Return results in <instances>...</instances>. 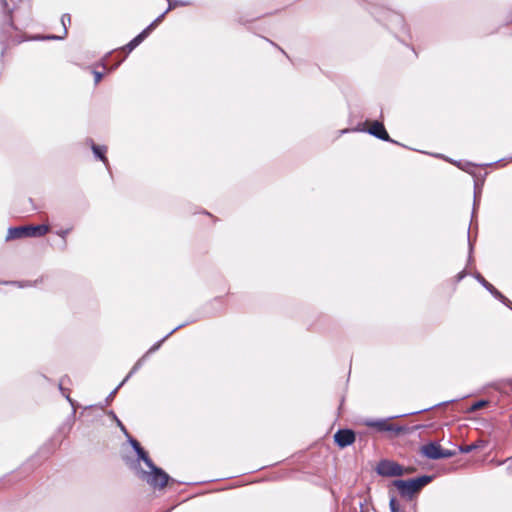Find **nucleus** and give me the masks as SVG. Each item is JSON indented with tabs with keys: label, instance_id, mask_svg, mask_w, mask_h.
I'll list each match as a JSON object with an SVG mask.
<instances>
[{
	"label": "nucleus",
	"instance_id": "4",
	"mask_svg": "<svg viewBox=\"0 0 512 512\" xmlns=\"http://www.w3.org/2000/svg\"><path fill=\"white\" fill-rule=\"evenodd\" d=\"M375 471L382 477H398L404 473H411L414 468H404L397 462L389 459H382L378 462Z\"/></svg>",
	"mask_w": 512,
	"mask_h": 512
},
{
	"label": "nucleus",
	"instance_id": "7",
	"mask_svg": "<svg viewBox=\"0 0 512 512\" xmlns=\"http://www.w3.org/2000/svg\"><path fill=\"white\" fill-rule=\"evenodd\" d=\"M353 131L358 132H366L372 136H374L377 139H380L382 141L391 142L394 144H398L395 140L391 139L387 130L385 129V126L380 121H373L371 123V126L369 128H365L361 124H359L356 128L353 129Z\"/></svg>",
	"mask_w": 512,
	"mask_h": 512
},
{
	"label": "nucleus",
	"instance_id": "45",
	"mask_svg": "<svg viewBox=\"0 0 512 512\" xmlns=\"http://www.w3.org/2000/svg\"><path fill=\"white\" fill-rule=\"evenodd\" d=\"M66 398H67V400H68L70 403H72V400L70 399V397H69V396H66Z\"/></svg>",
	"mask_w": 512,
	"mask_h": 512
},
{
	"label": "nucleus",
	"instance_id": "28",
	"mask_svg": "<svg viewBox=\"0 0 512 512\" xmlns=\"http://www.w3.org/2000/svg\"><path fill=\"white\" fill-rule=\"evenodd\" d=\"M146 357L143 355L134 365L133 367L131 368V370L129 371V373L127 374V376L123 379L124 383H126L128 381V379L134 375L141 367H142V364H143V361Z\"/></svg>",
	"mask_w": 512,
	"mask_h": 512
},
{
	"label": "nucleus",
	"instance_id": "30",
	"mask_svg": "<svg viewBox=\"0 0 512 512\" xmlns=\"http://www.w3.org/2000/svg\"><path fill=\"white\" fill-rule=\"evenodd\" d=\"M108 416L115 421V424L120 428V430L126 435L128 433L126 427L123 425V423L119 420L117 415L113 410L108 411Z\"/></svg>",
	"mask_w": 512,
	"mask_h": 512
},
{
	"label": "nucleus",
	"instance_id": "46",
	"mask_svg": "<svg viewBox=\"0 0 512 512\" xmlns=\"http://www.w3.org/2000/svg\"><path fill=\"white\" fill-rule=\"evenodd\" d=\"M510 159L512 160V157Z\"/></svg>",
	"mask_w": 512,
	"mask_h": 512
},
{
	"label": "nucleus",
	"instance_id": "29",
	"mask_svg": "<svg viewBox=\"0 0 512 512\" xmlns=\"http://www.w3.org/2000/svg\"><path fill=\"white\" fill-rule=\"evenodd\" d=\"M489 404V401L488 400H485V399H481V400H478L476 402H474L469 408H468V412L469 413H473L479 409H482L484 407H486L487 405Z\"/></svg>",
	"mask_w": 512,
	"mask_h": 512
},
{
	"label": "nucleus",
	"instance_id": "6",
	"mask_svg": "<svg viewBox=\"0 0 512 512\" xmlns=\"http://www.w3.org/2000/svg\"><path fill=\"white\" fill-rule=\"evenodd\" d=\"M398 416L390 417V419L397 418ZM364 425L370 428H375L379 432H394L396 434L405 433L408 428L405 426L395 425L389 423L388 419H365Z\"/></svg>",
	"mask_w": 512,
	"mask_h": 512
},
{
	"label": "nucleus",
	"instance_id": "10",
	"mask_svg": "<svg viewBox=\"0 0 512 512\" xmlns=\"http://www.w3.org/2000/svg\"><path fill=\"white\" fill-rule=\"evenodd\" d=\"M442 447L438 442H429L421 446V453L428 459L439 460L441 459Z\"/></svg>",
	"mask_w": 512,
	"mask_h": 512
},
{
	"label": "nucleus",
	"instance_id": "35",
	"mask_svg": "<svg viewBox=\"0 0 512 512\" xmlns=\"http://www.w3.org/2000/svg\"><path fill=\"white\" fill-rule=\"evenodd\" d=\"M457 454L456 450L442 449L441 459L451 458Z\"/></svg>",
	"mask_w": 512,
	"mask_h": 512
},
{
	"label": "nucleus",
	"instance_id": "23",
	"mask_svg": "<svg viewBox=\"0 0 512 512\" xmlns=\"http://www.w3.org/2000/svg\"><path fill=\"white\" fill-rule=\"evenodd\" d=\"M484 444H485V441L483 440H478L470 445H463V446H459V451L461 453H470L476 449H479V448H482L484 447Z\"/></svg>",
	"mask_w": 512,
	"mask_h": 512
},
{
	"label": "nucleus",
	"instance_id": "8",
	"mask_svg": "<svg viewBox=\"0 0 512 512\" xmlns=\"http://www.w3.org/2000/svg\"><path fill=\"white\" fill-rule=\"evenodd\" d=\"M480 195H481V189L478 188L477 184H475V187H474V199H473V209H472V214H471L470 226L473 225L474 219L476 217V210H477L478 205H479ZM470 231H471V227L468 228V232H467L468 247H469L468 263H471V261L473 260V258H472L473 242H472L471 237H470Z\"/></svg>",
	"mask_w": 512,
	"mask_h": 512
},
{
	"label": "nucleus",
	"instance_id": "15",
	"mask_svg": "<svg viewBox=\"0 0 512 512\" xmlns=\"http://www.w3.org/2000/svg\"><path fill=\"white\" fill-rule=\"evenodd\" d=\"M144 33H139L137 36H135L131 41H129L124 47L123 50H125L127 53L132 52L137 46H139L144 40H145Z\"/></svg>",
	"mask_w": 512,
	"mask_h": 512
},
{
	"label": "nucleus",
	"instance_id": "34",
	"mask_svg": "<svg viewBox=\"0 0 512 512\" xmlns=\"http://www.w3.org/2000/svg\"><path fill=\"white\" fill-rule=\"evenodd\" d=\"M70 231H71V229L67 228V229H62V230H59L56 232V234L63 239V249H66V240L65 239Z\"/></svg>",
	"mask_w": 512,
	"mask_h": 512
},
{
	"label": "nucleus",
	"instance_id": "37",
	"mask_svg": "<svg viewBox=\"0 0 512 512\" xmlns=\"http://www.w3.org/2000/svg\"><path fill=\"white\" fill-rule=\"evenodd\" d=\"M496 299L499 300L506 307H508L509 309L512 310V302L506 296H504V298H496Z\"/></svg>",
	"mask_w": 512,
	"mask_h": 512
},
{
	"label": "nucleus",
	"instance_id": "16",
	"mask_svg": "<svg viewBox=\"0 0 512 512\" xmlns=\"http://www.w3.org/2000/svg\"><path fill=\"white\" fill-rule=\"evenodd\" d=\"M167 9L160 14L153 22H151L144 30L141 31V33H144L145 38L149 36V34L156 28V26L161 23L165 17V15L168 13Z\"/></svg>",
	"mask_w": 512,
	"mask_h": 512
},
{
	"label": "nucleus",
	"instance_id": "41",
	"mask_svg": "<svg viewBox=\"0 0 512 512\" xmlns=\"http://www.w3.org/2000/svg\"><path fill=\"white\" fill-rule=\"evenodd\" d=\"M360 512H367V508H365L364 504L360 502Z\"/></svg>",
	"mask_w": 512,
	"mask_h": 512
},
{
	"label": "nucleus",
	"instance_id": "17",
	"mask_svg": "<svg viewBox=\"0 0 512 512\" xmlns=\"http://www.w3.org/2000/svg\"><path fill=\"white\" fill-rule=\"evenodd\" d=\"M167 9L160 14L153 22H151L144 30L141 31V33H144L145 38L149 36V34L156 28V26L161 23L165 17V15L168 13Z\"/></svg>",
	"mask_w": 512,
	"mask_h": 512
},
{
	"label": "nucleus",
	"instance_id": "14",
	"mask_svg": "<svg viewBox=\"0 0 512 512\" xmlns=\"http://www.w3.org/2000/svg\"><path fill=\"white\" fill-rule=\"evenodd\" d=\"M61 23H62L63 28H64V35L63 36L48 35V36L45 37V39H48V40H62V39H64L65 36L67 35V24L71 23V16H70V14H68V13L63 14L62 17H61Z\"/></svg>",
	"mask_w": 512,
	"mask_h": 512
},
{
	"label": "nucleus",
	"instance_id": "42",
	"mask_svg": "<svg viewBox=\"0 0 512 512\" xmlns=\"http://www.w3.org/2000/svg\"><path fill=\"white\" fill-rule=\"evenodd\" d=\"M395 19H396V21H397V22H399V23H402V22H403V19H402V17H401L400 15H397V14H396V15H395Z\"/></svg>",
	"mask_w": 512,
	"mask_h": 512
},
{
	"label": "nucleus",
	"instance_id": "22",
	"mask_svg": "<svg viewBox=\"0 0 512 512\" xmlns=\"http://www.w3.org/2000/svg\"><path fill=\"white\" fill-rule=\"evenodd\" d=\"M167 9L160 14L153 22H151L144 30L141 31V33H144L145 38L149 36V34L156 28V26L161 23L165 17V15L168 13Z\"/></svg>",
	"mask_w": 512,
	"mask_h": 512
},
{
	"label": "nucleus",
	"instance_id": "9",
	"mask_svg": "<svg viewBox=\"0 0 512 512\" xmlns=\"http://www.w3.org/2000/svg\"><path fill=\"white\" fill-rule=\"evenodd\" d=\"M355 432L352 429H339L334 434V442L340 448H346L355 442Z\"/></svg>",
	"mask_w": 512,
	"mask_h": 512
},
{
	"label": "nucleus",
	"instance_id": "1",
	"mask_svg": "<svg viewBox=\"0 0 512 512\" xmlns=\"http://www.w3.org/2000/svg\"><path fill=\"white\" fill-rule=\"evenodd\" d=\"M433 478L434 476L431 475H422L407 480L396 479L392 484L402 497L412 499L416 493L420 492L422 488L432 482Z\"/></svg>",
	"mask_w": 512,
	"mask_h": 512
},
{
	"label": "nucleus",
	"instance_id": "11",
	"mask_svg": "<svg viewBox=\"0 0 512 512\" xmlns=\"http://www.w3.org/2000/svg\"><path fill=\"white\" fill-rule=\"evenodd\" d=\"M88 143L91 146V149H92V152H93L95 158L100 160L101 162H103V164L106 167H108L109 161H108V158L106 157L107 147L105 145L95 144L92 139H88Z\"/></svg>",
	"mask_w": 512,
	"mask_h": 512
},
{
	"label": "nucleus",
	"instance_id": "39",
	"mask_svg": "<svg viewBox=\"0 0 512 512\" xmlns=\"http://www.w3.org/2000/svg\"><path fill=\"white\" fill-rule=\"evenodd\" d=\"M467 275V272L466 270H462L461 272H459L457 275H456V282H460L462 281Z\"/></svg>",
	"mask_w": 512,
	"mask_h": 512
},
{
	"label": "nucleus",
	"instance_id": "13",
	"mask_svg": "<svg viewBox=\"0 0 512 512\" xmlns=\"http://www.w3.org/2000/svg\"><path fill=\"white\" fill-rule=\"evenodd\" d=\"M187 323H183L172 329L167 335H165L160 341L156 342L153 346L150 347V349L145 353V357H147L149 354L156 352L164 341H166L174 332H176L178 329L184 327Z\"/></svg>",
	"mask_w": 512,
	"mask_h": 512
},
{
	"label": "nucleus",
	"instance_id": "31",
	"mask_svg": "<svg viewBox=\"0 0 512 512\" xmlns=\"http://www.w3.org/2000/svg\"><path fill=\"white\" fill-rule=\"evenodd\" d=\"M389 508L391 512H403L395 496L390 497Z\"/></svg>",
	"mask_w": 512,
	"mask_h": 512
},
{
	"label": "nucleus",
	"instance_id": "38",
	"mask_svg": "<svg viewBox=\"0 0 512 512\" xmlns=\"http://www.w3.org/2000/svg\"><path fill=\"white\" fill-rule=\"evenodd\" d=\"M93 75L95 84H98L103 78V73L96 70L93 71Z\"/></svg>",
	"mask_w": 512,
	"mask_h": 512
},
{
	"label": "nucleus",
	"instance_id": "24",
	"mask_svg": "<svg viewBox=\"0 0 512 512\" xmlns=\"http://www.w3.org/2000/svg\"><path fill=\"white\" fill-rule=\"evenodd\" d=\"M457 401V399H452V400H448V401H444V402H439V403H436L432 406H429V407H426V408H422L420 410H417V411H413V412H409V413H406V414H403L402 416H406V415H414V414H420V413H423V412H427V411H430L436 407H440V406H444V405H447L449 403H453Z\"/></svg>",
	"mask_w": 512,
	"mask_h": 512
},
{
	"label": "nucleus",
	"instance_id": "33",
	"mask_svg": "<svg viewBox=\"0 0 512 512\" xmlns=\"http://www.w3.org/2000/svg\"><path fill=\"white\" fill-rule=\"evenodd\" d=\"M124 381H122L113 391L110 392V394L107 396V398L105 399V404L108 405L115 397V395L117 394V391L124 385Z\"/></svg>",
	"mask_w": 512,
	"mask_h": 512
},
{
	"label": "nucleus",
	"instance_id": "27",
	"mask_svg": "<svg viewBox=\"0 0 512 512\" xmlns=\"http://www.w3.org/2000/svg\"><path fill=\"white\" fill-rule=\"evenodd\" d=\"M136 454L137 459L143 461L148 468L154 465V462L151 460L148 453L144 449L140 450Z\"/></svg>",
	"mask_w": 512,
	"mask_h": 512
},
{
	"label": "nucleus",
	"instance_id": "18",
	"mask_svg": "<svg viewBox=\"0 0 512 512\" xmlns=\"http://www.w3.org/2000/svg\"><path fill=\"white\" fill-rule=\"evenodd\" d=\"M167 9L160 14L153 22H151L144 30L141 31V33H144L145 38L149 36V34L156 28V26L161 23L165 17V15L168 13Z\"/></svg>",
	"mask_w": 512,
	"mask_h": 512
},
{
	"label": "nucleus",
	"instance_id": "40",
	"mask_svg": "<svg viewBox=\"0 0 512 512\" xmlns=\"http://www.w3.org/2000/svg\"><path fill=\"white\" fill-rule=\"evenodd\" d=\"M11 284H17L20 288H23V287H26L28 284L27 282H17V281H14V282H10Z\"/></svg>",
	"mask_w": 512,
	"mask_h": 512
},
{
	"label": "nucleus",
	"instance_id": "44",
	"mask_svg": "<svg viewBox=\"0 0 512 512\" xmlns=\"http://www.w3.org/2000/svg\"><path fill=\"white\" fill-rule=\"evenodd\" d=\"M59 389L63 392L62 382L59 384Z\"/></svg>",
	"mask_w": 512,
	"mask_h": 512
},
{
	"label": "nucleus",
	"instance_id": "2",
	"mask_svg": "<svg viewBox=\"0 0 512 512\" xmlns=\"http://www.w3.org/2000/svg\"><path fill=\"white\" fill-rule=\"evenodd\" d=\"M49 229V226L46 224L10 227L5 240L11 241L29 237H42L49 232Z\"/></svg>",
	"mask_w": 512,
	"mask_h": 512
},
{
	"label": "nucleus",
	"instance_id": "12",
	"mask_svg": "<svg viewBox=\"0 0 512 512\" xmlns=\"http://www.w3.org/2000/svg\"><path fill=\"white\" fill-rule=\"evenodd\" d=\"M473 276L494 298H504V295L489 283L479 272L474 273Z\"/></svg>",
	"mask_w": 512,
	"mask_h": 512
},
{
	"label": "nucleus",
	"instance_id": "5",
	"mask_svg": "<svg viewBox=\"0 0 512 512\" xmlns=\"http://www.w3.org/2000/svg\"><path fill=\"white\" fill-rule=\"evenodd\" d=\"M1 5L3 16L0 24V39L1 41H8L11 32L17 29L12 18L14 6L9 5L7 0H1Z\"/></svg>",
	"mask_w": 512,
	"mask_h": 512
},
{
	"label": "nucleus",
	"instance_id": "19",
	"mask_svg": "<svg viewBox=\"0 0 512 512\" xmlns=\"http://www.w3.org/2000/svg\"><path fill=\"white\" fill-rule=\"evenodd\" d=\"M167 9L160 14L153 22H151L144 30L141 31V33H144L145 38L149 36V34L156 28V26L161 23L165 17V15L168 13Z\"/></svg>",
	"mask_w": 512,
	"mask_h": 512
},
{
	"label": "nucleus",
	"instance_id": "32",
	"mask_svg": "<svg viewBox=\"0 0 512 512\" xmlns=\"http://www.w3.org/2000/svg\"><path fill=\"white\" fill-rule=\"evenodd\" d=\"M126 437L128 438V442L135 451V453L143 449L140 443L135 438H133L129 433L126 434Z\"/></svg>",
	"mask_w": 512,
	"mask_h": 512
},
{
	"label": "nucleus",
	"instance_id": "3",
	"mask_svg": "<svg viewBox=\"0 0 512 512\" xmlns=\"http://www.w3.org/2000/svg\"><path fill=\"white\" fill-rule=\"evenodd\" d=\"M150 471L140 469L138 471L139 477L146 481L153 488H164L169 481H174L162 468L155 464L149 467Z\"/></svg>",
	"mask_w": 512,
	"mask_h": 512
},
{
	"label": "nucleus",
	"instance_id": "21",
	"mask_svg": "<svg viewBox=\"0 0 512 512\" xmlns=\"http://www.w3.org/2000/svg\"><path fill=\"white\" fill-rule=\"evenodd\" d=\"M167 9L160 14L153 22H151L144 30L141 31V33H144L145 38L149 36V34L156 28V26L161 23L165 17V15L168 13Z\"/></svg>",
	"mask_w": 512,
	"mask_h": 512
},
{
	"label": "nucleus",
	"instance_id": "43",
	"mask_svg": "<svg viewBox=\"0 0 512 512\" xmlns=\"http://www.w3.org/2000/svg\"><path fill=\"white\" fill-rule=\"evenodd\" d=\"M119 65H120V62H118L117 64H115V65L111 68V70L116 69Z\"/></svg>",
	"mask_w": 512,
	"mask_h": 512
},
{
	"label": "nucleus",
	"instance_id": "36",
	"mask_svg": "<svg viewBox=\"0 0 512 512\" xmlns=\"http://www.w3.org/2000/svg\"><path fill=\"white\" fill-rule=\"evenodd\" d=\"M496 299L499 300L506 307H508L509 309L512 310V302L506 296H504V298H496Z\"/></svg>",
	"mask_w": 512,
	"mask_h": 512
},
{
	"label": "nucleus",
	"instance_id": "25",
	"mask_svg": "<svg viewBox=\"0 0 512 512\" xmlns=\"http://www.w3.org/2000/svg\"><path fill=\"white\" fill-rule=\"evenodd\" d=\"M168 8L167 11H171L176 7H184L191 5V2L188 0H167Z\"/></svg>",
	"mask_w": 512,
	"mask_h": 512
},
{
	"label": "nucleus",
	"instance_id": "26",
	"mask_svg": "<svg viewBox=\"0 0 512 512\" xmlns=\"http://www.w3.org/2000/svg\"><path fill=\"white\" fill-rule=\"evenodd\" d=\"M136 454L137 459L143 461L148 468L154 465V462L151 460L148 453L144 449L140 450Z\"/></svg>",
	"mask_w": 512,
	"mask_h": 512
},
{
	"label": "nucleus",
	"instance_id": "20",
	"mask_svg": "<svg viewBox=\"0 0 512 512\" xmlns=\"http://www.w3.org/2000/svg\"><path fill=\"white\" fill-rule=\"evenodd\" d=\"M167 9L160 14L153 22H151L144 30L141 31V33H144L145 38L149 36V34L156 28V26L161 23L165 17V15L168 13Z\"/></svg>",
	"mask_w": 512,
	"mask_h": 512
}]
</instances>
